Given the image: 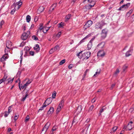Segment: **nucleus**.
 I'll use <instances>...</instances> for the list:
<instances>
[{"instance_id":"4468645a","label":"nucleus","mask_w":134,"mask_h":134,"mask_svg":"<svg viewBox=\"0 0 134 134\" xmlns=\"http://www.w3.org/2000/svg\"><path fill=\"white\" fill-rule=\"evenodd\" d=\"M12 46V43L11 41H7L6 43V47L8 49H9Z\"/></svg>"},{"instance_id":"c85d7f7f","label":"nucleus","mask_w":134,"mask_h":134,"mask_svg":"<svg viewBox=\"0 0 134 134\" xmlns=\"http://www.w3.org/2000/svg\"><path fill=\"white\" fill-rule=\"evenodd\" d=\"M132 53V51L130 50L127 52L126 53V57H129L131 54Z\"/></svg>"},{"instance_id":"2f4dec72","label":"nucleus","mask_w":134,"mask_h":134,"mask_svg":"<svg viewBox=\"0 0 134 134\" xmlns=\"http://www.w3.org/2000/svg\"><path fill=\"white\" fill-rule=\"evenodd\" d=\"M59 27L61 28L63 27L64 26V23L63 22H61L59 24Z\"/></svg>"},{"instance_id":"ea45409f","label":"nucleus","mask_w":134,"mask_h":134,"mask_svg":"<svg viewBox=\"0 0 134 134\" xmlns=\"http://www.w3.org/2000/svg\"><path fill=\"white\" fill-rule=\"evenodd\" d=\"M107 30L106 29H105L103 30L102 31V33L105 34L107 35Z\"/></svg>"},{"instance_id":"c756f323","label":"nucleus","mask_w":134,"mask_h":134,"mask_svg":"<svg viewBox=\"0 0 134 134\" xmlns=\"http://www.w3.org/2000/svg\"><path fill=\"white\" fill-rule=\"evenodd\" d=\"M57 3H54L53 4L51 7V9H52V10L53 11L54 9V8L56 7L57 5Z\"/></svg>"},{"instance_id":"f257e3e1","label":"nucleus","mask_w":134,"mask_h":134,"mask_svg":"<svg viewBox=\"0 0 134 134\" xmlns=\"http://www.w3.org/2000/svg\"><path fill=\"white\" fill-rule=\"evenodd\" d=\"M52 99L51 97L48 98L43 104L42 106L39 109L38 111L42 110L44 109V108L49 104L51 102Z\"/></svg>"},{"instance_id":"7c9ffc66","label":"nucleus","mask_w":134,"mask_h":134,"mask_svg":"<svg viewBox=\"0 0 134 134\" xmlns=\"http://www.w3.org/2000/svg\"><path fill=\"white\" fill-rule=\"evenodd\" d=\"M71 15L70 14H68L65 17V21L68 20L70 18Z\"/></svg>"},{"instance_id":"dca6fc26","label":"nucleus","mask_w":134,"mask_h":134,"mask_svg":"<svg viewBox=\"0 0 134 134\" xmlns=\"http://www.w3.org/2000/svg\"><path fill=\"white\" fill-rule=\"evenodd\" d=\"M54 111V109L53 107H51L48 111L47 114H52Z\"/></svg>"},{"instance_id":"603ef678","label":"nucleus","mask_w":134,"mask_h":134,"mask_svg":"<svg viewBox=\"0 0 134 134\" xmlns=\"http://www.w3.org/2000/svg\"><path fill=\"white\" fill-rule=\"evenodd\" d=\"M12 106H9L8 109V111L9 113H10V112L12 111V110L11 109V107Z\"/></svg>"},{"instance_id":"393cba45","label":"nucleus","mask_w":134,"mask_h":134,"mask_svg":"<svg viewBox=\"0 0 134 134\" xmlns=\"http://www.w3.org/2000/svg\"><path fill=\"white\" fill-rule=\"evenodd\" d=\"M30 50V48L28 47H26L24 48V51L26 54H27Z\"/></svg>"},{"instance_id":"de8ad7c7","label":"nucleus","mask_w":134,"mask_h":134,"mask_svg":"<svg viewBox=\"0 0 134 134\" xmlns=\"http://www.w3.org/2000/svg\"><path fill=\"white\" fill-rule=\"evenodd\" d=\"M62 108L58 107L56 110L57 113H58L61 110Z\"/></svg>"},{"instance_id":"a211bd4d","label":"nucleus","mask_w":134,"mask_h":134,"mask_svg":"<svg viewBox=\"0 0 134 134\" xmlns=\"http://www.w3.org/2000/svg\"><path fill=\"white\" fill-rule=\"evenodd\" d=\"M82 110V107L81 105L78 106L77 109L76 110V112L77 114L79 113Z\"/></svg>"},{"instance_id":"13d9d810","label":"nucleus","mask_w":134,"mask_h":134,"mask_svg":"<svg viewBox=\"0 0 134 134\" xmlns=\"http://www.w3.org/2000/svg\"><path fill=\"white\" fill-rule=\"evenodd\" d=\"M4 21L3 20H2L0 23V26L1 27H2V26L4 24Z\"/></svg>"},{"instance_id":"09e8293b","label":"nucleus","mask_w":134,"mask_h":134,"mask_svg":"<svg viewBox=\"0 0 134 134\" xmlns=\"http://www.w3.org/2000/svg\"><path fill=\"white\" fill-rule=\"evenodd\" d=\"M88 37V36H87L86 37H85V38H83L81 41H80V42L79 43L81 44L83 42V40L85 39H86Z\"/></svg>"},{"instance_id":"37998d69","label":"nucleus","mask_w":134,"mask_h":134,"mask_svg":"<svg viewBox=\"0 0 134 134\" xmlns=\"http://www.w3.org/2000/svg\"><path fill=\"white\" fill-rule=\"evenodd\" d=\"M10 113L7 111H5L4 113V116L5 117H6L8 116V115Z\"/></svg>"},{"instance_id":"a19ab883","label":"nucleus","mask_w":134,"mask_h":134,"mask_svg":"<svg viewBox=\"0 0 134 134\" xmlns=\"http://www.w3.org/2000/svg\"><path fill=\"white\" fill-rule=\"evenodd\" d=\"M97 71L93 75L94 76H96V75H98L100 72V70H99L98 71V70H97Z\"/></svg>"},{"instance_id":"052dcab7","label":"nucleus","mask_w":134,"mask_h":134,"mask_svg":"<svg viewBox=\"0 0 134 134\" xmlns=\"http://www.w3.org/2000/svg\"><path fill=\"white\" fill-rule=\"evenodd\" d=\"M94 105H91L90 107V108H89V110H91V111H92V109H93V108H94Z\"/></svg>"},{"instance_id":"f8f14e48","label":"nucleus","mask_w":134,"mask_h":134,"mask_svg":"<svg viewBox=\"0 0 134 134\" xmlns=\"http://www.w3.org/2000/svg\"><path fill=\"white\" fill-rule=\"evenodd\" d=\"M14 4H13V5L16 6L18 5L19 6V4L21 3V5H22V3L20 1L21 0H14Z\"/></svg>"},{"instance_id":"49530a36","label":"nucleus","mask_w":134,"mask_h":134,"mask_svg":"<svg viewBox=\"0 0 134 134\" xmlns=\"http://www.w3.org/2000/svg\"><path fill=\"white\" fill-rule=\"evenodd\" d=\"M19 116V115L18 114H15V116L14 117V120H15V121H16L17 119Z\"/></svg>"},{"instance_id":"4be33fe9","label":"nucleus","mask_w":134,"mask_h":134,"mask_svg":"<svg viewBox=\"0 0 134 134\" xmlns=\"http://www.w3.org/2000/svg\"><path fill=\"white\" fill-rule=\"evenodd\" d=\"M43 26L42 24H40V27H39V29L37 31V33L41 32L42 30L43 29Z\"/></svg>"},{"instance_id":"a18cd8bd","label":"nucleus","mask_w":134,"mask_h":134,"mask_svg":"<svg viewBox=\"0 0 134 134\" xmlns=\"http://www.w3.org/2000/svg\"><path fill=\"white\" fill-rule=\"evenodd\" d=\"M65 59H63L61 60L60 62L59 63V64L60 65H61L63 64L64 63H65Z\"/></svg>"},{"instance_id":"4c0bfd02","label":"nucleus","mask_w":134,"mask_h":134,"mask_svg":"<svg viewBox=\"0 0 134 134\" xmlns=\"http://www.w3.org/2000/svg\"><path fill=\"white\" fill-rule=\"evenodd\" d=\"M14 78L11 79V78H9L7 80H8L7 83H11L13 81Z\"/></svg>"},{"instance_id":"f3484780","label":"nucleus","mask_w":134,"mask_h":134,"mask_svg":"<svg viewBox=\"0 0 134 134\" xmlns=\"http://www.w3.org/2000/svg\"><path fill=\"white\" fill-rule=\"evenodd\" d=\"M126 128V129L127 130H131L132 128V125H130V124H129L127 125L126 128H125V127H124V129H125Z\"/></svg>"},{"instance_id":"bb28decb","label":"nucleus","mask_w":134,"mask_h":134,"mask_svg":"<svg viewBox=\"0 0 134 134\" xmlns=\"http://www.w3.org/2000/svg\"><path fill=\"white\" fill-rule=\"evenodd\" d=\"M128 68V65H125L122 67V70L123 72L126 71V70Z\"/></svg>"},{"instance_id":"f704fd0d","label":"nucleus","mask_w":134,"mask_h":134,"mask_svg":"<svg viewBox=\"0 0 134 134\" xmlns=\"http://www.w3.org/2000/svg\"><path fill=\"white\" fill-rule=\"evenodd\" d=\"M28 95L27 93H26V95L25 96L23 97L22 99H21V101H24L26 99V97H27V96H28Z\"/></svg>"},{"instance_id":"864d4df0","label":"nucleus","mask_w":134,"mask_h":134,"mask_svg":"<svg viewBox=\"0 0 134 134\" xmlns=\"http://www.w3.org/2000/svg\"><path fill=\"white\" fill-rule=\"evenodd\" d=\"M57 129V127L56 126H54L53 128L52 129V131H55Z\"/></svg>"},{"instance_id":"1a4fd4ad","label":"nucleus","mask_w":134,"mask_h":134,"mask_svg":"<svg viewBox=\"0 0 134 134\" xmlns=\"http://www.w3.org/2000/svg\"><path fill=\"white\" fill-rule=\"evenodd\" d=\"M91 53V52H89L84 53L83 54V58L87 59L90 57Z\"/></svg>"},{"instance_id":"680f3d73","label":"nucleus","mask_w":134,"mask_h":134,"mask_svg":"<svg viewBox=\"0 0 134 134\" xmlns=\"http://www.w3.org/2000/svg\"><path fill=\"white\" fill-rule=\"evenodd\" d=\"M96 99V97L94 98L92 100V103H94L95 102Z\"/></svg>"},{"instance_id":"e2e57ef3","label":"nucleus","mask_w":134,"mask_h":134,"mask_svg":"<svg viewBox=\"0 0 134 134\" xmlns=\"http://www.w3.org/2000/svg\"><path fill=\"white\" fill-rule=\"evenodd\" d=\"M133 11V10L132 9H131L127 13V14H129V15H130L131 14V13Z\"/></svg>"},{"instance_id":"6e6d98bb","label":"nucleus","mask_w":134,"mask_h":134,"mask_svg":"<svg viewBox=\"0 0 134 134\" xmlns=\"http://www.w3.org/2000/svg\"><path fill=\"white\" fill-rule=\"evenodd\" d=\"M55 51L53 49V48H52L49 51V53L50 54H52L53 53V52H54Z\"/></svg>"},{"instance_id":"72a5a7b5","label":"nucleus","mask_w":134,"mask_h":134,"mask_svg":"<svg viewBox=\"0 0 134 134\" xmlns=\"http://www.w3.org/2000/svg\"><path fill=\"white\" fill-rule=\"evenodd\" d=\"M59 46L58 45H56L54 48H53V49L55 51L59 49Z\"/></svg>"},{"instance_id":"7ed1b4c3","label":"nucleus","mask_w":134,"mask_h":134,"mask_svg":"<svg viewBox=\"0 0 134 134\" xmlns=\"http://www.w3.org/2000/svg\"><path fill=\"white\" fill-rule=\"evenodd\" d=\"M89 2L90 3V5L86 6L87 9H90L93 7L95 4L96 2L92 0H83V2L85 3Z\"/></svg>"},{"instance_id":"6ab92c4d","label":"nucleus","mask_w":134,"mask_h":134,"mask_svg":"<svg viewBox=\"0 0 134 134\" xmlns=\"http://www.w3.org/2000/svg\"><path fill=\"white\" fill-rule=\"evenodd\" d=\"M92 41H90L88 43L87 45L88 50H90L92 47Z\"/></svg>"},{"instance_id":"6e6552de","label":"nucleus","mask_w":134,"mask_h":134,"mask_svg":"<svg viewBox=\"0 0 134 134\" xmlns=\"http://www.w3.org/2000/svg\"><path fill=\"white\" fill-rule=\"evenodd\" d=\"M105 43L104 42H102L99 43L97 46V48L99 50L103 49L104 47Z\"/></svg>"},{"instance_id":"2eb2a0df","label":"nucleus","mask_w":134,"mask_h":134,"mask_svg":"<svg viewBox=\"0 0 134 134\" xmlns=\"http://www.w3.org/2000/svg\"><path fill=\"white\" fill-rule=\"evenodd\" d=\"M44 8L43 6H40L38 9V13H40L43 12L44 10Z\"/></svg>"},{"instance_id":"774afa93","label":"nucleus","mask_w":134,"mask_h":134,"mask_svg":"<svg viewBox=\"0 0 134 134\" xmlns=\"http://www.w3.org/2000/svg\"><path fill=\"white\" fill-rule=\"evenodd\" d=\"M123 6H122L120 7V8L118 10H124V9H123Z\"/></svg>"},{"instance_id":"9b49d317","label":"nucleus","mask_w":134,"mask_h":134,"mask_svg":"<svg viewBox=\"0 0 134 134\" xmlns=\"http://www.w3.org/2000/svg\"><path fill=\"white\" fill-rule=\"evenodd\" d=\"M50 125V123L48 122L44 126L42 130V131H45L46 132L49 128V127Z\"/></svg>"},{"instance_id":"58836bf2","label":"nucleus","mask_w":134,"mask_h":134,"mask_svg":"<svg viewBox=\"0 0 134 134\" xmlns=\"http://www.w3.org/2000/svg\"><path fill=\"white\" fill-rule=\"evenodd\" d=\"M117 127L116 126H115L112 129L111 132H115L117 129Z\"/></svg>"},{"instance_id":"a878e982","label":"nucleus","mask_w":134,"mask_h":134,"mask_svg":"<svg viewBox=\"0 0 134 134\" xmlns=\"http://www.w3.org/2000/svg\"><path fill=\"white\" fill-rule=\"evenodd\" d=\"M51 27V26L49 27H46L43 28L42 29V31L44 33H46L48 30Z\"/></svg>"},{"instance_id":"412c9836","label":"nucleus","mask_w":134,"mask_h":134,"mask_svg":"<svg viewBox=\"0 0 134 134\" xmlns=\"http://www.w3.org/2000/svg\"><path fill=\"white\" fill-rule=\"evenodd\" d=\"M106 108V107H105L104 106H103L102 108L100 109L99 111V115H101V113L103 112Z\"/></svg>"},{"instance_id":"338daca9","label":"nucleus","mask_w":134,"mask_h":134,"mask_svg":"<svg viewBox=\"0 0 134 134\" xmlns=\"http://www.w3.org/2000/svg\"><path fill=\"white\" fill-rule=\"evenodd\" d=\"M38 18L37 16H36L34 18V21L35 22H36L38 20Z\"/></svg>"},{"instance_id":"0e129e2a","label":"nucleus","mask_w":134,"mask_h":134,"mask_svg":"<svg viewBox=\"0 0 134 134\" xmlns=\"http://www.w3.org/2000/svg\"><path fill=\"white\" fill-rule=\"evenodd\" d=\"M25 44V42H22L21 43L20 46V47H23L24 46Z\"/></svg>"},{"instance_id":"423d86ee","label":"nucleus","mask_w":134,"mask_h":134,"mask_svg":"<svg viewBox=\"0 0 134 134\" xmlns=\"http://www.w3.org/2000/svg\"><path fill=\"white\" fill-rule=\"evenodd\" d=\"M92 21L89 20L87 21L86 24L84 25L83 27V29L84 30H85L87 28L90 27L92 24Z\"/></svg>"},{"instance_id":"0eeeda50","label":"nucleus","mask_w":134,"mask_h":134,"mask_svg":"<svg viewBox=\"0 0 134 134\" xmlns=\"http://www.w3.org/2000/svg\"><path fill=\"white\" fill-rule=\"evenodd\" d=\"M31 81H30V80H29L25 84L22 86L21 85L20 87V81L19 84V86L20 89L21 90V88L22 89H23L24 88L25 89L26 88V87L28 86V85L31 83Z\"/></svg>"},{"instance_id":"69168bd1","label":"nucleus","mask_w":134,"mask_h":134,"mask_svg":"<svg viewBox=\"0 0 134 134\" xmlns=\"http://www.w3.org/2000/svg\"><path fill=\"white\" fill-rule=\"evenodd\" d=\"M20 54H21V56H20V58L21 59V61L22 60V55H23V52L22 51H20Z\"/></svg>"},{"instance_id":"79ce46f5","label":"nucleus","mask_w":134,"mask_h":134,"mask_svg":"<svg viewBox=\"0 0 134 134\" xmlns=\"http://www.w3.org/2000/svg\"><path fill=\"white\" fill-rule=\"evenodd\" d=\"M32 38L35 40L37 41L38 40V38L35 35H34L32 37Z\"/></svg>"},{"instance_id":"473e14b6","label":"nucleus","mask_w":134,"mask_h":134,"mask_svg":"<svg viewBox=\"0 0 134 134\" xmlns=\"http://www.w3.org/2000/svg\"><path fill=\"white\" fill-rule=\"evenodd\" d=\"M26 21H27V22H29V21H30V19H31V17L29 15H28L26 16Z\"/></svg>"},{"instance_id":"c9c22d12","label":"nucleus","mask_w":134,"mask_h":134,"mask_svg":"<svg viewBox=\"0 0 134 134\" xmlns=\"http://www.w3.org/2000/svg\"><path fill=\"white\" fill-rule=\"evenodd\" d=\"M7 77V75L6 74H5L4 75V76L3 77V78L2 79H1L4 82L6 80V79Z\"/></svg>"},{"instance_id":"20e7f679","label":"nucleus","mask_w":134,"mask_h":134,"mask_svg":"<svg viewBox=\"0 0 134 134\" xmlns=\"http://www.w3.org/2000/svg\"><path fill=\"white\" fill-rule=\"evenodd\" d=\"M30 31H28L26 33L24 32L23 34L21 37V38L24 40H26L27 38L30 36Z\"/></svg>"},{"instance_id":"aec40b11","label":"nucleus","mask_w":134,"mask_h":134,"mask_svg":"<svg viewBox=\"0 0 134 134\" xmlns=\"http://www.w3.org/2000/svg\"><path fill=\"white\" fill-rule=\"evenodd\" d=\"M82 51H81L79 52L77 54V56L79 58L81 59L82 57H83V54L82 53Z\"/></svg>"},{"instance_id":"4d7b16f0","label":"nucleus","mask_w":134,"mask_h":134,"mask_svg":"<svg viewBox=\"0 0 134 134\" xmlns=\"http://www.w3.org/2000/svg\"><path fill=\"white\" fill-rule=\"evenodd\" d=\"M61 32H60L58 33V34H57L56 36L58 37H59L61 34Z\"/></svg>"},{"instance_id":"cd10ccee","label":"nucleus","mask_w":134,"mask_h":134,"mask_svg":"<svg viewBox=\"0 0 134 134\" xmlns=\"http://www.w3.org/2000/svg\"><path fill=\"white\" fill-rule=\"evenodd\" d=\"M64 102V100H62L61 102H60V104H59L58 107L60 108H62L63 106Z\"/></svg>"},{"instance_id":"5701e85b","label":"nucleus","mask_w":134,"mask_h":134,"mask_svg":"<svg viewBox=\"0 0 134 134\" xmlns=\"http://www.w3.org/2000/svg\"><path fill=\"white\" fill-rule=\"evenodd\" d=\"M34 49L37 52H38L40 49L39 46L38 44H36L35 46L34 47Z\"/></svg>"},{"instance_id":"8fccbe9b","label":"nucleus","mask_w":134,"mask_h":134,"mask_svg":"<svg viewBox=\"0 0 134 134\" xmlns=\"http://www.w3.org/2000/svg\"><path fill=\"white\" fill-rule=\"evenodd\" d=\"M30 119L29 116V115H27L26 117V119L25 120V121L26 122H27Z\"/></svg>"},{"instance_id":"c03bdc74","label":"nucleus","mask_w":134,"mask_h":134,"mask_svg":"<svg viewBox=\"0 0 134 134\" xmlns=\"http://www.w3.org/2000/svg\"><path fill=\"white\" fill-rule=\"evenodd\" d=\"M119 72V71L118 69H117L116 71L115 72L114 75H117Z\"/></svg>"},{"instance_id":"39448f33","label":"nucleus","mask_w":134,"mask_h":134,"mask_svg":"<svg viewBox=\"0 0 134 134\" xmlns=\"http://www.w3.org/2000/svg\"><path fill=\"white\" fill-rule=\"evenodd\" d=\"M21 3H20L19 4V6L18 5H16V6H14V5H13L12 6V8H13L14 9H12V10H11L10 13L11 14H13L15 12V11L16 10H18L20 7L21 6Z\"/></svg>"},{"instance_id":"e433bc0d","label":"nucleus","mask_w":134,"mask_h":134,"mask_svg":"<svg viewBox=\"0 0 134 134\" xmlns=\"http://www.w3.org/2000/svg\"><path fill=\"white\" fill-rule=\"evenodd\" d=\"M107 35L105 34L102 33L101 34V36L102 38L104 39L107 36Z\"/></svg>"},{"instance_id":"3c124183","label":"nucleus","mask_w":134,"mask_h":134,"mask_svg":"<svg viewBox=\"0 0 134 134\" xmlns=\"http://www.w3.org/2000/svg\"><path fill=\"white\" fill-rule=\"evenodd\" d=\"M56 96V93L55 92L54 93H53L52 95V98H54Z\"/></svg>"},{"instance_id":"9d476101","label":"nucleus","mask_w":134,"mask_h":134,"mask_svg":"<svg viewBox=\"0 0 134 134\" xmlns=\"http://www.w3.org/2000/svg\"><path fill=\"white\" fill-rule=\"evenodd\" d=\"M9 57V56L8 54L6 53L4 54L2 57L1 58V61L3 62L7 59Z\"/></svg>"},{"instance_id":"bf43d9fd","label":"nucleus","mask_w":134,"mask_h":134,"mask_svg":"<svg viewBox=\"0 0 134 134\" xmlns=\"http://www.w3.org/2000/svg\"><path fill=\"white\" fill-rule=\"evenodd\" d=\"M73 66V64H70L68 66V68L69 69H71L72 68Z\"/></svg>"},{"instance_id":"ddd939ff","label":"nucleus","mask_w":134,"mask_h":134,"mask_svg":"<svg viewBox=\"0 0 134 134\" xmlns=\"http://www.w3.org/2000/svg\"><path fill=\"white\" fill-rule=\"evenodd\" d=\"M105 55V53L103 49L99 51L98 53V55L101 57H103Z\"/></svg>"},{"instance_id":"5fc2aeb1","label":"nucleus","mask_w":134,"mask_h":134,"mask_svg":"<svg viewBox=\"0 0 134 134\" xmlns=\"http://www.w3.org/2000/svg\"><path fill=\"white\" fill-rule=\"evenodd\" d=\"M90 125V124L88 125H86V127L85 128V129H84V130H83V132L84 131L85 129H86V131H87Z\"/></svg>"},{"instance_id":"f03ea898","label":"nucleus","mask_w":134,"mask_h":134,"mask_svg":"<svg viewBox=\"0 0 134 134\" xmlns=\"http://www.w3.org/2000/svg\"><path fill=\"white\" fill-rule=\"evenodd\" d=\"M106 24L104 20H102L96 23L95 26V28L96 29H101Z\"/></svg>"},{"instance_id":"b1692460","label":"nucleus","mask_w":134,"mask_h":134,"mask_svg":"<svg viewBox=\"0 0 134 134\" xmlns=\"http://www.w3.org/2000/svg\"><path fill=\"white\" fill-rule=\"evenodd\" d=\"M130 3H128L126 4L122 5V6H124L123 7V9H126L127 8L130 6Z\"/></svg>"}]
</instances>
